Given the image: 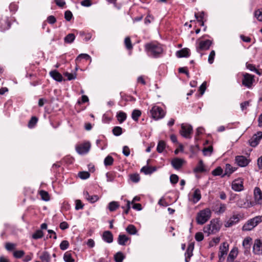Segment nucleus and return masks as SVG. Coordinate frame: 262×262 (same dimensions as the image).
I'll use <instances>...</instances> for the list:
<instances>
[{
  "label": "nucleus",
  "instance_id": "5701e85b",
  "mask_svg": "<svg viewBox=\"0 0 262 262\" xmlns=\"http://www.w3.org/2000/svg\"><path fill=\"white\" fill-rule=\"evenodd\" d=\"M50 75L56 81L60 82L62 80V76L56 70L51 71Z\"/></svg>",
  "mask_w": 262,
  "mask_h": 262
},
{
  "label": "nucleus",
  "instance_id": "603ef678",
  "mask_svg": "<svg viewBox=\"0 0 262 262\" xmlns=\"http://www.w3.org/2000/svg\"><path fill=\"white\" fill-rule=\"evenodd\" d=\"M223 173V169L221 167H217L212 171V174L213 176H221Z\"/></svg>",
  "mask_w": 262,
  "mask_h": 262
},
{
  "label": "nucleus",
  "instance_id": "864d4df0",
  "mask_svg": "<svg viewBox=\"0 0 262 262\" xmlns=\"http://www.w3.org/2000/svg\"><path fill=\"white\" fill-rule=\"evenodd\" d=\"M215 55V51L214 50L211 51L209 55L208 59V62L210 64H212L213 62Z\"/></svg>",
  "mask_w": 262,
  "mask_h": 262
},
{
  "label": "nucleus",
  "instance_id": "c9c22d12",
  "mask_svg": "<svg viewBox=\"0 0 262 262\" xmlns=\"http://www.w3.org/2000/svg\"><path fill=\"white\" fill-rule=\"evenodd\" d=\"M38 121V118L35 116H33L31 117V119L29 121L28 126L30 128H33Z\"/></svg>",
  "mask_w": 262,
  "mask_h": 262
},
{
  "label": "nucleus",
  "instance_id": "4468645a",
  "mask_svg": "<svg viewBox=\"0 0 262 262\" xmlns=\"http://www.w3.org/2000/svg\"><path fill=\"white\" fill-rule=\"evenodd\" d=\"M235 161L237 165L241 167H245L250 162V160L243 156H236Z\"/></svg>",
  "mask_w": 262,
  "mask_h": 262
},
{
  "label": "nucleus",
  "instance_id": "4be33fe9",
  "mask_svg": "<svg viewBox=\"0 0 262 262\" xmlns=\"http://www.w3.org/2000/svg\"><path fill=\"white\" fill-rule=\"evenodd\" d=\"M83 195L85 199L91 203L96 202L99 199V197L97 195H90L88 191H84L83 192Z\"/></svg>",
  "mask_w": 262,
  "mask_h": 262
},
{
  "label": "nucleus",
  "instance_id": "052dcab7",
  "mask_svg": "<svg viewBox=\"0 0 262 262\" xmlns=\"http://www.w3.org/2000/svg\"><path fill=\"white\" fill-rule=\"evenodd\" d=\"M64 76L67 77V79L69 80L75 79L76 77V74H74L72 73H69L68 72H66L64 73Z\"/></svg>",
  "mask_w": 262,
  "mask_h": 262
},
{
  "label": "nucleus",
  "instance_id": "a18cd8bd",
  "mask_svg": "<svg viewBox=\"0 0 262 262\" xmlns=\"http://www.w3.org/2000/svg\"><path fill=\"white\" fill-rule=\"evenodd\" d=\"M124 43L127 49L130 50L133 48L130 39L129 37H126L124 40Z\"/></svg>",
  "mask_w": 262,
  "mask_h": 262
},
{
  "label": "nucleus",
  "instance_id": "e2e57ef3",
  "mask_svg": "<svg viewBox=\"0 0 262 262\" xmlns=\"http://www.w3.org/2000/svg\"><path fill=\"white\" fill-rule=\"evenodd\" d=\"M83 207V205L82 204V202L79 200H77L76 201V206H75V209L76 210H79L82 209Z\"/></svg>",
  "mask_w": 262,
  "mask_h": 262
},
{
  "label": "nucleus",
  "instance_id": "c85d7f7f",
  "mask_svg": "<svg viewBox=\"0 0 262 262\" xmlns=\"http://www.w3.org/2000/svg\"><path fill=\"white\" fill-rule=\"evenodd\" d=\"M193 202L194 203H197L201 198V194L200 190L196 189L194 190L192 195Z\"/></svg>",
  "mask_w": 262,
  "mask_h": 262
},
{
  "label": "nucleus",
  "instance_id": "0e129e2a",
  "mask_svg": "<svg viewBox=\"0 0 262 262\" xmlns=\"http://www.w3.org/2000/svg\"><path fill=\"white\" fill-rule=\"evenodd\" d=\"M122 152L124 156L128 157L130 154V149L127 146H124L123 147Z\"/></svg>",
  "mask_w": 262,
  "mask_h": 262
},
{
  "label": "nucleus",
  "instance_id": "bf43d9fd",
  "mask_svg": "<svg viewBox=\"0 0 262 262\" xmlns=\"http://www.w3.org/2000/svg\"><path fill=\"white\" fill-rule=\"evenodd\" d=\"M195 239L198 242H201L204 239V235L202 232H197L195 235Z\"/></svg>",
  "mask_w": 262,
  "mask_h": 262
},
{
  "label": "nucleus",
  "instance_id": "37998d69",
  "mask_svg": "<svg viewBox=\"0 0 262 262\" xmlns=\"http://www.w3.org/2000/svg\"><path fill=\"white\" fill-rule=\"evenodd\" d=\"M43 236V234L42 230H38L32 235V238L37 239L41 238Z\"/></svg>",
  "mask_w": 262,
  "mask_h": 262
},
{
  "label": "nucleus",
  "instance_id": "412c9836",
  "mask_svg": "<svg viewBox=\"0 0 262 262\" xmlns=\"http://www.w3.org/2000/svg\"><path fill=\"white\" fill-rule=\"evenodd\" d=\"M194 249V246L193 244H189L188 246L187 250L185 253V262H189V259L192 256V252Z\"/></svg>",
  "mask_w": 262,
  "mask_h": 262
},
{
  "label": "nucleus",
  "instance_id": "338daca9",
  "mask_svg": "<svg viewBox=\"0 0 262 262\" xmlns=\"http://www.w3.org/2000/svg\"><path fill=\"white\" fill-rule=\"evenodd\" d=\"M226 209V205L225 204H221L217 212L219 213H223Z\"/></svg>",
  "mask_w": 262,
  "mask_h": 262
},
{
  "label": "nucleus",
  "instance_id": "6e6d98bb",
  "mask_svg": "<svg viewBox=\"0 0 262 262\" xmlns=\"http://www.w3.org/2000/svg\"><path fill=\"white\" fill-rule=\"evenodd\" d=\"M205 168L204 167V165H201L198 164V165L195 167L193 169V171L195 173L198 172H202L205 171Z\"/></svg>",
  "mask_w": 262,
  "mask_h": 262
},
{
  "label": "nucleus",
  "instance_id": "c03bdc74",
  "mask_svg": "<svg viewBox=\"0 0 262 262\" xmlns=\"http://www.w3.org/2000/svg\"><path fill=\"white\" fill-rule=\"evenodd\" d=\"M69 246V243L66 240L62 241L59 245L60 248L62 250H66L68 248Z\"/></svg>",
  "mask_w": 262,
  "mask_h": 262
},
{
  "label": "nucleus",
  "instance_id": "dca6fc26",
  "mask_svg": "<svg viewBox=\"0 0 262 262\" xmlns=\"http://www.w3.org/2000/svg\"><path fill=\"white\" fill-rule=\"evenodd\" d=\"M255 201L256 204H262V191L258 187H255L254 190Z\"/></svg>",
  "mask_w": 262,
  "mask_h": 262
},
{
  "label": "nucleus",
  "instance_id": "09e8293b",
  "mask_svg": "<svg viewBox=\"0 0 262 262\" xmlns=\"http://www.w3.org/2000/svg\"><path fill=\"white\" fill-rule=\"evenodd\" d=\"M234 171V170L232 169L231 166L230 164H227L226 165L225 172L224 175H230Z\"/></svg>",
  "mask_w": 262,
  "mask_h": 262
},
{
  "label": "nucleus",
  "instance_id": "f03ea898",
  "mask_svg": "<svg viewBox=\"0 0 262 262\" xmlns=\"http://www.w3.org/2000/svg\"><path fill=\"white\" fill-rule=\"evenodd\" d=\"M221 223L218 219L212 220L210 224L204 227L203 231L208 235L218 232L221 227Z\"/></svg>",
  "mask_w": 262,
  "mask_h": 262
},
{
  "label": "nucleus",
  "instance_id": "f257e3e1",
  "mask_svg": "<svg viewBox=\"0 0 262 262\" xmlns=\"http://www.w3.org/2000/svg\"><path fill=\"white\" fill-rule=\"evenodd\" d=\"M145 50L149 56L157 58L163 52L162 46L156 42H149L145 45Z\"/></svg>",
  "mask_w": 262,
  "mask_h": 262
},
{
  "label": "nucleus",
  "instance_id": "5fc2aeb1",
  "mask_svg": "<svg viewBox=\"0 0 262 262\" xmlns=\"http://www.w3.org/2000/svg\"><path fill=\"white\" fill-rule=\"evenodd\" d=\"M130 179L133 182L137 183L140 180V176L137 173L133 174L130 175Z\"/></svg>",
  "mask_w": 262,
  "mask_h": 262
},
{
  "label": "nucleus",
  "instance_id": "7ed1b4c3",
  "mask_svg": "<svg viewBox=\"0 0 262 262\" xmlns=\"http://www.w3.org/2000/svg\"><path fill=\"white\" fill-rule=\"evenodd\" d=\"M211 212L209 208H206L198 213L196 220L199 225H203L207 222L211 217Z\"/></svg>",
  "mask_w": 262,
  "mask_h": 262
},
{
  "label": "nucleus",
  "instance_id": "f8f14e48",
  "mask_svg": "<svg viewBox=\"0 0 262 262\" xmlns=\"http://www.w3.org/2000/svg\"><path fill=\"white\" fill-rule=\"evenodd\" d=\"M228 251V244L224 242L220 247L219 257L220 261L224 259V256L227 254Z\"/></svg>",
  "mask_w": 262,
  "mask_h": 262
},
{
  "label": "nucleus",
  "instance_id": "aec40b11",
  "mask_svg": "<svg viewBox=\"0 0 262 262\" xmlns=\"http://www.w3.org/2000/svg\"><path fill=\"white\" fill-rule=\"evenodd\" d=\"M102 239L107 243H111L113 241V236L110 231H105L102 235Z\"/></svg>",
  "mask_w": 262,
  "mask_h": 262
},
{
  "label": "nucleus",
  "instance_id": "680f3d73",
  "mask_svg": "<svg viewBox=\"0 0 262 262\" xmlns=\"http://www.w3.org/2000/svg\"><path fill=\"white\" fill-rule=\"evenodd\" d=\"M6 249L8 251H11L13 250L15 247V245L14 244L7 243L6 244Z\"/></svg>",
  "mask_w": 262,
  "mask_h": 262
},
{
  "label": "nucleus",
  "instance_id": "4d7b16f0",
  "mask_svg": "<svg viewBox=\"0 0 262 262\" xmlns=\"http://www.w3.org/2000/svg\"><path fill=\"white\" fill-rule=\"evenodd\" d=\"M73 17V14L72 12L69 11L67 10L64 13V18L67 21H70Z\"/></svg>",
  "mask_w": 262,
  "mask_h": 262
},
{
  "label": "nucleus",
  "instance_id": "cd10ccee",
  "mask_svg": "<svg viewBox=\"0 0 262 262\" xmlns=\"http://www.w3.org/2000/svg\"><path fill=\"white\" fill-rule=\"evenodd\" d=\"M116 117L120 123L123 122L126 119V114L123 112L120 111L117 113Z\"/></svg>",
  "mask_w": 262,
  "mask_h": 262
},
{
  "label": "nucleus",
  "instance_id": "f704fd0d",
  "mask_svg": "<svg viewBox=\"0 0 262 262\" xmlns=\"http://www.w3.org/2000/svg\"><path fill=\"white\" fill-rule=\"evenodd\" d=\"M126 231L130 234L134 235L137 232V230L135 226L133 225H129L126 228Z\"/></svg>",
  "mask_w": 262,
  "mask_h": 262
},
{
  "label": "nucleus",
  "instance_id": "9b49d317",
  "mask_svg": "<svg viewBox=\"0 0 262 262\" xmlns=\"http://www.w3.org/2000/svg\"><path fill=\"white\" fill-rule=\"evenodd\" d=\"M253 252L255 254H262V241L256 239L253 246Z\"/></svg>",
  "mask_w": 262,
  "mask_h": 262
},
{
  "label": "nucleus",
  "instance_id": "13d9d810",
  "mask_svg": "<svg viewBox=\"0 0 262 262\" xmlns=\"http://www.w3.org/2000/svg\"><path fill=\"white\" fill-rule=\"evenodd\" d=\"M255 16L260 21H262V11L257 10L255 12Z\"/></svg>",
  "mask_w": 262,
  "mask_h": 262
},
{
  "label": "nucleus",
  "instance_id": "a19ab883",
  "mask_svg": "<svg viewBox=\"0 0 262 262\" xmlns=\"http://www.w3.org/2000/svg\"><path fill=\"white\" fill-rule=\"evenodd\" d=\"M39 194L43 200L45 201H49L50 196L48 192L42 190L39 191Z\"/></svg>",
  "mask_w": 262,
  "mask_h": 262
},
{
  "label": "nucleus",
  "instance_id": "69168bd1",
  "mask_svg": "<svg viewBox=\"0 0 262 262\" xmlns=\"http://www.w3.org/2000/svg\"><path fill=\"white\" fill-rule=\"evenodd\" d=\"M206 89V82H203L199 88V91L200 92V94L203 95Z\"/></svg>",
  "mask_w": 262,
  "mask_h": 262
},
{
  "label": "nucleus",
  "instance_id": "b1692460",
  "mask_svg": "<svg viewBox=\"0 0 262 262\" xmlns=\"http://www.w3.org/2000/svg\"><path fill=\"white\" fill-rule=\"evenodd\" d=\"M237 249H232L228 256L227 262H232L234 258L237 256Z\"/></svg>",
  "mask_w": 262,
  "mask_h": 262
},
{
  "label": "nucleus",
  "instance_id": "0eeeda50",
  "mask_svg": "<svg viewBox=\"0 0 262 262\" xmlns=\"http://www.w3.org/2000/svg\"><path fill=\"white\" fill-rule=\"evenodd\" d=\"M150 113L152 117L155 120H158L163 118L165 113L163 110L157 105H154L150 110Z\"/></svg>",
  "mask_w": 262,
  "mask_h": 262
},
{
  "label": "nucleus",
  "instance_id": "393cba45",
  "mask_svg": "<svg viewBox=\"0 0 262 262\" xmlns=\"http://www.w3.org/2000/svg\"><path fill=\"white\" fill-rule=\"evenodd\" d=\"M157 170L156 167L151 166H143L141 169V171L144 172L145 174H149Z\"/></svg>",
  "mask_w": 262,
  "mask_h": 262
},
{
  "label": "nucleus",
  "instance_id": "2eb2a0df",
  "mask_svg": "<svg viewBox=\"0 0 262 262\" xmlns=\"http://www.w3.org/2000/svg\"><path fill=\"white\" fill-rule=\"evenodd\" d=\"M11 26L9 18L7 16H2L0 18V28L3 30L8 29Z\"/></svg>",
  "mask_w": 262,
  "mask_h": 262
},
{
  "label": "nucleus",
  "instance_id": "9d476101",
  "mask_svg": "<svg viewBox=\"0 0 262 262\" xmlns=\"http://www.w3.org/2000/svg\"><path fill=\"white\" fill-rule=\"evenodd\" d=\"M232 188L234 191H241L244 189L243 181L242 179H237L232 183Z\"/></svg>",
  "mask_w": 262,
  "mask_h": 262
},
{
  "label": "nucleus",
  "instance_id": "e433bc0d",
  "mask_svg": "<svg viewBox=\"0 0 262 262\" xmlns=\"http://www.w3.org/2000/svg\"><path fill=\"white\" fill-rule=\"evenodd\" d=\"M141 115V112L140 110H134L132 114V118L134 121H137Z\"/></svg>",
  "mask_w": 262,
  "mask_h": 262
},
{
  "label": "nucleus",
  "instance_id": "f3484780",
  "mask_svg": "<svg viewBox=\"0 0 262 262\" xmlns=\"http://www.w3.org/2000/svg\"><path fill=\"white\" fill-rule=\"evenodd\" d=\"M239 221V216L238 215H233L229 220L225 224L226 227H230L233 225L237 223Z\"/></svg>",
  "mask_w": 262,
  "mask_h": 262
},
{
  "label": "nucleus",
  "instance_id": "3c124183",
  "mask_svg": "<svg viewBox=\"0 0 262 262\" xmlns=\"http://www.w3.org/2000/svg\"><path fill=\"white\" fill-rule=\"evenodd\" d=\"M25 254V252L23 250L15 251L13 252V256L16 258H21Z\"/></svg>",
  "mask_w": 262,
  "mask_h": 262
},
{
  "label": "nucleus",
  "instance_id": "473e14b6",
  "mask_svg": "<svg viewBox=\"0 0 262 262\" xmlns=\"http://www.w3.org/2000/svg\"><path fill=\"white\" fill-rule=\"evenodd\" d=\"M166 146L165 142L163 140H160L158 144L157 147V150L159 153H161L163 151Z\"/></svg>",
  "mask_w": 262,
  "mask_h": 262
},
{
  "label": "nucleus",
  "instance_id": "49530a36",
  "mask_svg": "<svg viewBox=\"0 0 262 262\" xmlns=\"http://www.w3.org/2000/svg\"><path fill=\"white\" fill-rule=\"evenodd\" d=\"M78 176L81 179L84 180L89 178L90 176V174L88 171H81L79 172Z\"/></svg>",
  "mask_w": 262,
  "mask_h": 262
},
{
  "label": "nucleus",
  "instance_id": "20e7f679",
  "mask_svg": "<svg viewBox=\"0 0 262 262\" xmlns=\"http://www.w3.org/2000/svg\"><path fill=\"white\" fill-rule=\"evenodd\" d=\"M262 222V215L257 216L253 219L248 220L243 226V230L244 231H250L256 226L259 223Z\"/></svg>",
  "mask_w": 262,
  "mask_h": 262
},
{
  "label": "nucleus",
  "instance_id": "58836bf2",
  "mask_svg": "<svg viewBox=\"0 0 262 262\" xmlns=\"http://www.w3.org/2000/svg\"><path fill=\"white\" fill-rule=\"evenodd\" d=\"M63 259L66 262H74V259L72 257L70 252H66L63 255Z\"/></svg>",
  "mask_w": 262,
  "mask_h": 262
},
{
  "label": "nucleus",
  "instance_id": "1a4fd4ad",
  "mask_svg": "<svg viewBox=\"0 0 262 262\" xmlns=\"http://www.w3.org/2000/svg\"><path fill=\"white\" fill-rule=\"evenodd\" d=\"M262 139V132H259L257 134H254L252 137L249 140V143L252 147L256 146Z\"/></svg>",
  "mask_w": 262,
  "mask_h": 262
},
{
  "label": "nucleus",
  "instance_id": "a878e982",
  "mask_svg": "<svg viewBox=\"0 0 262 262\" xmlns=\"http://www.w3.org/2000/svg\"><path fill=\"white\" fill-rule=\"evenodd\" d=\"M40 259L42 262H50L51 256L47 251H44L39 256Z\"/></svg>",
  "mask_w": 262,
  "mask_h": 262
},
{
  "label": "nucleus",
  "instance_id": "a211bd4d",
  "mask_svg": "<svg viewBox=\"0 0 262 262\" xmlns=\"http://www.w3.org/2000/svg\"><path fill=\"white\" fill-rule=\"evenodd\" d=\"M184 163V160L178 158L173 159L171 162L172 166L176 169H179L181 168Z\"/></svg>",
  "mask_w": 262,
  "mask_h": 262
},
{
  "label": "nucleus",
  "instance_id": "7c9ffc66",
  "mask_svg": "<svg viewBox=\"0 0 262 262\" xmlns=\"http://www.w3.org/2000/svg\"><path fill=\"white\" fill-rule=\"evenodd\" d=\"M81 59H84L86 60H90L91 61V57L90 55L87 54H79L75 59L76 63L79 62Z\"/></svg>",
  "mask_w": 262,
  "mask_h": 262
},
{
  "label": "nucleus",
  "instance_id": "bb28decb",
  "mask_svg": "<svg viewBox=\"0 0 262 262\" xmlns=\"http://www.w3.org/2000/svg\"><path fill=\"white\" fill-rule=\"evenodd\" d=\"M129 239L128 237L125 234H119L118 238V243L120 245H125L126 243Z\"/></svg>",
  "mask_w": 262,
  "mask_h": 262
},
{
  "label": "nucleus",
  "instance_id": "774afa93",
  "mask_svg": "<svg viewBox=\"0 0 262 262\" xmlns=\"http://www.w3.org/2000/svg\"><path fill=\"white\" fill-rule=\"evenodd\" d=\"M81 5L84 7H90L92 5L91 0H83L81 2Z\"/></svg>",
  "mask_w": 262,
  "mask_h": 262
},
{
  "label": "nucleus",
  "instance_id": "8fccbe9b",
  "mask_svg": "<svg viewBox=\"0 0 262 262\" xmlns=\"http://www.w3.org/2000/svg\"><path fill=\"white\" fill-rule=\"evenodd\" d=\"M179 181V177L175 174H172L170 177V181L171 183L176 184Z\"/></svg>",
  "mask_w": 262,
  "mask_h": 262
},
{
  "label": "nucleus",
  "instance_id": "79ce46f5",
  "mask_svg": "<svg viewBox=\"0 0 262 262\" xmlns=\"http://www.w3.org/2000/svg\"><path fill=\"white\" fill-rule=\"evenodd\" d=\"M112 132L116 136H120L122 133V128L120 126H115L113 128Z\"/></svg>",
  "mask_w": 262,
  "mask_h": 262
},
{
  "label": "nucleus",
  "instance_id": "423d86ee",
  "mask_svg": "<svg viewBox=\"0 0 262 262\" xmlns=\"http://www.w3.org/2000/svg\"><path fill=\"white\" fill-rule=\"evenodd\" d=\"M192 126L187 124H182L180 130V134L186 139H190L192 133Z\"/></svg>",
  "mask_w": 262,
  "mask_h": 262
},
{
  "label": "nucleus",
  "instance_id": "2f4dec72",
  "mask_svg": "<svg viewBox=\"0 0 262 262\" xmlns=\"http://www.w3.org/2000/svg\"><path fill=\"white\" fill-rule=\"evenodd\" d=\"M252 241V238L250 237H247L244 239L243 242V246L248 251L250 248V243Z\"/></svg>",
  "mask_w": 262,
  "mask_h": 262
},
{
  "label": "nucleus",
  "instance_id": "39448f33",
  "mask_svg": "<svg viewBox=\"0 0 262 262\" xmlns=\"http://www.w3.org/2000/svg\"><path fill=\"white\" fill-rule=\"evenodd\" d=\"M212 43V41L209 39H206L205 40H198L196 41V51L197 52L201 53V57L203 55V54L201 52L203 51L208 50Z\"/></svg>",
  "mask_w": 262,
  "mask_h": 262
},
{
  "label": "nucleus",
  "instance_id": "de8ad7c7",
  "mask_svg": "<svg viewBox=\"0 0 262 262\" xmlns=\"http://www.w3.org/2000/svg\"><path fill=\"white\" fill-rule=\"evenodd\" d=\"M213 151L212 146H210L208 147L204 148L203 152L204 156L210 155Z\"/></svg>",
  "mask_w": 262,
  "mask_h": 262
},
{
  "label": "nucleus",
  "instance_id": "72a5a7b5",
  "mask_svg": "<svg viewBox=\"0 0 262 262\" xmlns=\"http://www.w3.org/2000/svg\"><path fill=\"white\" fill-rule=\"evenodd\" d=\"M75 39V35L73 33H70L64 37V40L66 43H71L74 41Z\"/></svg>",
  "mask_w": 262,
  "mask_h": 262
},
{
  "label": "nucleus",
  "instance_id": "ddd939ff",
  "mask_svg": "<svg viewBox=\"0 0 262 262\" xmlns=\"http://www.w3.org/2000/svg\"><path fill=\"white\" fill-rule=\"evenodd\" d=\"M254 81L253 76L249 74H246L244 75V78L242 80V84L247 87L250 88Z\"/></svg>",
  "mask_w": 262,
  "mask_h": 262
},
{
  "label": "nucleus",
  "instance_id": "6ab92c4d",
  "mask_svg": "<svg viewBox=\"0 0 262 262\" xmlns=\"http://www.w3.org/2000/svg\"><path fill=\"white\" fill-rule=\"evenodd\" d=\"M176 55L178 57H188L190 56V50L188 48H183L176 52Z\"/></svg>",
  "mask_w": 262,
  "mask_h": 262
},
{
  "label": "nucleus",
  "instance_id": "4c0bfd02",
  "mask_svg": "<svg viewBox=\"0 0 262 262\" xmlns=\"http://www.w3.org/2000/svg\"><path fill=\"white\" fill-rule=\"evenodd\" d=\"M119 207V205L117 202L113 201L109 203L108 209L110 211H114Z\"/></svg>",
  "mask_w": 262,
  "mask_h": 262
},
{
  "label": "nucleus",
  "instance_id": "ea45409f",
  "mask_svg": "<svg viewBox=\"0 0 262 262\" xmlns=\"http://www.w3.org/2000/svg\"><path fill=\"white\" fill-rule=\"evenodd\" d=\"M114 159L111 156H107L104 160V164L105 166L112 165L113 164Z\"/></svg>",
  "mask_w": 262,
  "mask_h": 262
},
{
  "label": "nucleus",
  "instance_id": "6e6552de",
  "mask_svg": "<svg viewBox=\"0 0 262 262\" xmlns=\"http://www.w3.org/2000/svg\"><path fill=\"white\" fill-rule=\"evenodd\" d=\"M90 148L91 144L88 142L77 146L76 150L79 154L83 155L87 154L89 151Z\"/></svg>",
  "mask_w": 262,
  "mask_h": 262
},
{
  "label": "nucleus",
  "instance_id": "c756f323",
  "mask_svg": "<svg viewBox=\"0 0 262 262\" xmlns=\"http://www.w3.org/2000/svg\"><path fill=\"white\" fill-rule=\"evenodd\" d=\"M125 258V256L122 252H118L114 255V260L115 262H122Z\"/></svg>",
  "mask_w": 262,
  "mask_h": 262
}]
</instances>
